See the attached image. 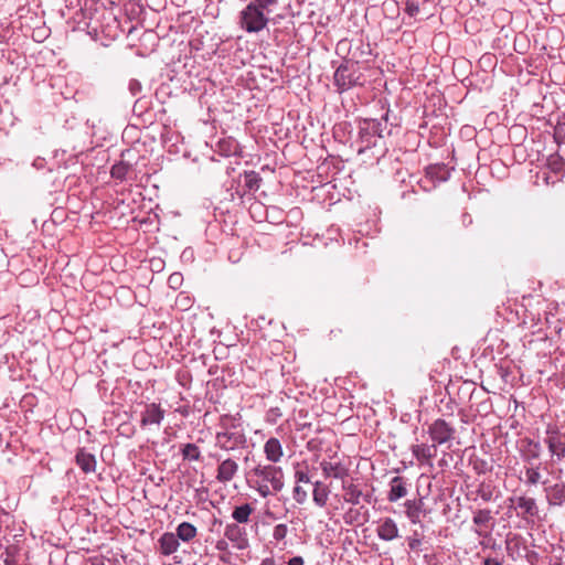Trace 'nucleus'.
I'll return each instance as SVG.
<instances>
[{
  "label": "nucleus",
  "instance_id": "f257e3e1",
  "mask_svg": "<svg viewBox=\"0 0 565 565\" xmlns=\"http://www.w3.org/2000/svg\"><path fill=\"white\" fill-rule=\"evenodd\" d=\"M248 483L263 498L278 493L285 486L282 469L273 465H257L250 471Z\"/></svg>",
  "mask_w": 565,
  "mask_h": 565
},
{
  "label": "nucleus",
  "instance_id": "f03ea898",
  "mask_svg": "<svg viewBox=\"0 0 565 565\" xmlns=\"http://www.w3.org/2000/svg\"><path fill=\"white\" fill-rule=\"evenodd\" d=\"M267 13L258 10L255 6L248 4L241 12V26L248 33H256L262 31L268 22Z\"/></svg>",
  "mask_w": 565,
  "mask_h": 565
},
{
  "label": "nucleus",
  "instance_id": "7ed1b4c3",
  "mask_svg": "<svg viewBox=\"0 0 565 565\" xmlns=\"http://www.w3.org/2000/svg\"><path fill=\"white\" fill-rule=\"evenodd\" d=\"M245 443V436L241 429L234 427L233 433L222 431L216 434V445L221 449L232 450Z\"/></svg>",
  "mask_w": 565,
  "mask_h": 565
},
{
  "label": "nucleus",
  "instance_id": "20e7f679",
  "mask_svg": "<svg viewBox=\"0 0 565 565\" xmlns=\"http://www.w3.org/2000/svg\"><path fill=\"white\" fill-rule=\"evenodd\" d=\"M455 428L451 427L446 420L437 419L429 427V435L431 439L438 444H445L452 439Z\"/></svg>",
  "mask_w": 565,
  "mask_h": 565
},
{
  "label": "nucleus",
  "instance_id": "39448f33",
  "mask_svg": "<svg viewBox=\"0 0 565 565\" xmlns=\"http://www.w3.org/2000/svg\"><path fill=\"white\" fill-rule=\"evenodd\" d=\"M164 409L156 403L146 405L145 411L141 414V426L146 427L153 424L160 425L164 418Z\"/></svg>",
  "mask_w": 565,
  "mask_h": 565
},
{
  "label": "nucleus",
  "instance_id": "423d86ee",
  "mask_svg": "<svg viewBox=\"0 0 565 565\" xmlns=\"http://www.w3.org/2000/svg\"><path fill=\"white\" fill-rule=\"evenodd\" d=\"M237 471L238 463L235 460L231 458L224 459L220 461L217 467L216 480L222 483H227L233 480Z\"/></svg>",
  "mask_w": 565,
  "mask_h": 565
},
{
  "label": "nucleus",
  "instance_id": "0eeeda50",
  "mask_svg": "<svg viewBox=\"0 0 565 565\" xmlns=\"http://www.w3.org/2000/svg\"><path fill=\"white\" fill-rule=\"evenodd\" d=\"M358 77H354L349 65H340L334 73V84L340 90H347L355 85Z\"/></svg>",
  "mask_w": 565,
  "mask_h": 565
},
{
  "label": "nucleus",
  "instance_id": "6e6552de",
  "mask_svg": "<svg viewBox=\"0 0 565 565\" xmlns=\"http://www.w3.org/2000/svg\"><path fill=\"white\" fill-rule=\"evenodd\" d=\"M376 533L381 540L392 541L398 537V527L394 520L386 518L380 522Z\"/></svg>",
  "mask_w": 565,
  "mask_h": 565
},
{
  "label": "nucleus",
  "instance_id": "1a4fd4ad",
  "mask_svg": "<svg viewBox=\"0 0 565 565\" xmlns=\"http://www.w3.org/2000/svg\"><path fill=\"white\" fill-rule=\"evenodd\" d=\"M546 444L548 446V450L553 456H556L558 459L563 458L565 455V436L559 433H551L546 438Z\"/></svg>",
  "mask_w": 565,
  "mask_h": 565
},
{
  "label": "nucleus",
  "instance_id": "9d476101",
  "mask_svg": "<svg viewBox=\"0 0 565 565\" xmlns=\"http://www.w3.org/2000/svg\"><path fill=\"white\" fill-rule=\"evenodd\" d=\"M160 553L162 555H171L178 551L180 543L174 533L166 532L159 539Z\"/></svg>",
  "mask_w": 565,
  "mask_h": 565
},
{
  "label": "nucleus",
  "instance_id": "9b49d317",
  "mask_svg": "<svg viewBox=\"0 0 565 565\" xmlns=\"http://www.w3.org/2000/svg\"><path fill=\"white\" fill-rule=\"evenodd\" d=\"M264 451H265L267 460H269L271 462H278L284 455V450H282V446H281L280 441L274 437L269 438L265 443Z\"/></svg>",
  "mask_w": 565,
  "mask_h": 565
},
{
  "label": "nucleus",
  "instance_id": "f8f14e48",
  "mask_svg": "<svg viewBox=\"0 0 565 565\" xmlns=\"http://www.w3.org/2000/svg\"><path fill=\"white\" fill-rule=\"evenodd\" d=\"M391 489L387 495L388 501L395 502L407 494L405 481L402 477H394L391 480Z\"/></svg>",
  "mask_w": 565,
  "mask_h": 565
},
{
  "label": "nucleus",
  "instance_id": "ddd939ff",
  "mask_svg": "<svg viewBox=\"0 0 565 565\" xmlns=\"http://www.w3.org/2000/svg\"><path fill=\"white\" fill-rule=\"evenodd\" d=\"M518 508L522 510V518L526 519L529 516L533 518L537 515L539 508L533 498L529 497H519L516 499Z\"/></svg>",
  "mask_w": 565,
  "mask_h": 565
},
{
  "label": "nucleus",
  "instance_id": "4468645a",
  "mask_svg": "<svg viewBox=\"0 0 565 565\" xmlns=\"http://www.w3.org/2000/svg\"><path fill=\"white\" fill-rule=\"evenodd\" d=\"M76 462L85 473L94 472L96 469L95 456L86 452L84 449L77 452Z\"/></svg>",
  "mask_w": 565,
  "mask_h": 565
},
{
  "label": "nucleus",
  "instance_id": "2eb2a0df",
  "mask_svg": "<svg viewBox=\"0 0 565 565\" xmlns=\"http://www.w3.org/2000/svg\"><path fill=\"white\" fill-rule=\"evenodd\" d=\"M412 450H413V454L416 457V459L419 461H428L436 455V446L435 445H431V446H428L425 444L414 445Z\"/></svg>",
  "mask_w": 565,
  "mask_h": 565
},
{
  "label": "nucleus",
  "instance_id": "dca6fc26",
  "mask_svg": "<svg viewBox=\"0 0 565 565\" xmlns=\"http://www.w3.org/2000/svg\"><path fill=\"white\" fill-rule=\"evenodd\" d=\"M196 527L189 523V522H182L177 527L175 536L178 540H182L183 542H190L196 536Z\"/></svg>",
  "mask_w": 565,
  "mask_h": 565
},
{
  "label": "nucleus",
  "instance_id": "f3484780",
  "mask_svg": "<svg viewBox=\"0 0 565 565\" xmlns=\"http://www.w3.org/2000/svg\"><path fill=\"white\" fill-rule=\"evenodd\" d=\"M321 469L326 477L343 478L347 470L340 465L331 461H322Z\"/></svg>",
  "mask_w": 565,
  "mask_h": 565
},
{
  "label": "nucleus",
  "instance_id": "a211bd4d",
  "mask_svg": "<svg viewBox=\"0 0 565 565\" xmlns=\"http://www.w3.org/2000/svg\"><path fill=\"white\" fill-rule=\"evenodd\" d=\"M547 169L556 177L561 178L564 173L565 162L558 153H553L547 158Z\"/></svg>",
  "mask_w": 565,
  "mask_h": 565
},
{
  "label": "nucleus",
  "instance_id": "6ab92c4d",
  "mask_svg": "<svg viewBox=\"0 0 565 565\" xmlns=\"http://www.w3.org/2000/svg\"><path fill=\"white\" fill-rule=\"evenodd\" d=\"M253 513V508L250 504L245 503L239 507H236L232 513V518L237 523H247L249 521L250 514Z\"/></svg>",
  "mask_w": 565,
  "mask_h": 565
},
{
  "label": "nucleus",
  "instance_id": "aec40b11",
  "mask_svg": "<svg viewBox=\"0 0 565 565\" xmlns=\"http://www.w3.org/2000/svg\"><path fill=\"white\" fill-rule=\"evenodd\" d=\"M423 501H407L406 508H407V516L411 519L413 523H416L419 520V512L422 510Z\"/></svg>",
  "mask_w": 565,
  "mask_h": 565
},
{
  "label": "nucleus",
  "instance_id": "412c9836",
  "mask_svg": "<svg viewBox=\"0 0 565 565\" xmlns=\"http://www.w3.org/2000/svg\"><path fill=\"white\" fill-rule=\"evenodd\" d=\"M343 489L345 490L344 500L352 504H358L360 502V497L362 492L358 489L356 486L350 483L348 486L343 484Z\"/></svg>",
  "mask_w": 565,
  "mask_h": 565
},
{
  "label": "nucleus",
  "instance_id": "4be33fe9",
  "mask_svg": "<svg viewBox=\"0 0 565 565\" xmlns=\"http://www.w3.org/2000/svg\"><path fill=\"white\" fill-rule=\"evenodd\" d=\"M182 456L184 459L196 461L201 457V451L195 444H186L182 448Z\"/></svg>",
  "mask_w": 565,
  "mask_h": 565
},
{
  "label": "nucleus",
  "instance_id": "5701e85b",
  "mask_svg": "<svg viewBox=\"0 0 565 565\" xmlns=\"http://www.w3.org/2000/svg\"><path fill=\"white\" fill-rule=\"evenodd\" d=\"M328 497H329L328 488L313 489L312 499H313V502L318 507L323 508L327 504Z\"/></svg>",
  "mask_w": 565,
  "mask_h": 565
},
{
  "label": "nucleus",
  "instance_id": "b1692460",
  "mask_svg": "<svg viewBox=\"0 0 565 565\" xmlns=\"http://www.w3.org/2000/svg\"><path fill=\"white\" fill-rule=\"evenodd\" d=\"M491 520L489 510H478L473 515V523L478 526L486 525Z\"/></svg>",
  "mask_w": 565,
  "mask_h": 565
},
{
  "label": "nucleus",
  "instance_id": "393cba45",
  "mask_svg": "<svg viewBox=\"0 0 565 565\" xmlns=\"http://www.w3.org/2000/svg\"><path fill=\"white\" fill-rule=\"evenodd\" d=\"M292 497L297 503L302 504L307 501L308 494H307V491L302 487L297 484L294 488Z\"/></svg>",
  "mask_w": 565,
  "mask_h": 565
},
{
  "label": "nucleus",
  "instance_id": "a878e982",
  "mask_svg": "<svg viewBox=\"0 0 565 565\" xmlns=\"http://www.w3.org/2000/svg\"><path fill=\"white\" fill-rule=\"evenodd\" d=\"M225 536L231 541H236L241 536V529L236 524H227L225 527Z\"/></svg>",
  "mask_w": 565,
  "mask_h": 565
},
{
  "label": "nucleus",
  "instance_id": "bb28decb",
  "mask_svg": "<svg viewBox=\"0 0 565 565\" xmlns=\"http://www.w3.org/2000/svg\"><path fill=\"white\" fill-rule=\"evenodd\" d=\"M526 482L530 484H536L541 479V473L536 468H527L525 471Z\"/></svg>",
  "mask_w": 565,
  "mask_h": 565
},
{
  "label": "nucleus",
  "instance_id": "cd10ccee",
  "mask_svg": "<svg viewBox=\"0 0 565 565\" xmlns=\"http://www.w3.org/2000/svg\"><path fill=\"white\" fill-rule=\"evenodd\" d=\"M288 533V527L286 524H278L274 527L273 537L276 541H282Z\"/></svg>",
  "mask_w": 565,
  "mask_h": 565
},
{
  "label": "nucleus",
  "instance_id": "c85d7f7f",
  "mask_svg": "<svg viewBox=\"0 0 565 565\" xmlns=\"http://www.w3.org/2000/svg\"><path fill=\"white\" fill-rule=\"evenodd\" d=\"M127 170H128L127 167L122 163L115 164L111 168V177H114L116 179H124L127 173Z\"/></svg>",
  "mask_w": 565,
  "mask_h": 565
},
{
  "label": "nucleus",
  "instance_id": "c756f323",
  "mask_svg": "<svg viewBox=\"0 0 565 565\" xmlns=\"http://www.w3.org/2000/svg\"><path fill=\"white\" fill-rule=\"evenodd\" d=\"M276 0H255L254 2H250L249 4L255 6L258 10H263L264 12H267V7L275 3Z\"/></svg>",
  "mask_w": 565,
  "mask_h": 565
},
{
  "label": "nucleus",
  "instance_id": "7c9ffc66",
  "mask_svg": "<svg viewBox=\"0 0 565 565\" xmlns=\"http://www.w3.org/2000/svg\"><path fill=\"white\" fill-rule=\"evenodd\" d=\"M295 479H296L297 483H300V482L309 483L310 482L309 475L306 471H303V470H297L295 472Z\"/></svg>",
  "mask_w": 565,
  "mask_h": 565
},
{
  "label": "nucleus",
  "instance_id": "2f4dec72",
  "mask_svg": "<svg viewBox=\"0 0 565 565\" xmlns=\"http://www.w3.org/2000/svg\"><path fill=\"white\" fill-rule=\"evenodd\" d=\"M181 279H182V277H181V275H180V274H177V273H175V274H172V275H170V277H169V284H170L172 287H177V286H179V285H180Z\"/></svg>",
  "mask_w": 565,
  "mask_h": 565
},
{
  "label": "nucleus",
  "instance_id": "473e14b6",
  "mask_svg": "<svg viewBox=\"0 0 565 565\" xmlns=\"http://www.w3.org/2000/svg\"><path fill=\"white\" fill-rule=\"evenodd\" d=\"M555 499L562 500L565 497V486H556L554 488Z\"/></svg>",
  "mask_w": 565,
  "mask_h": 565
},
{
  "label": "nucleus",
  "instance_id": "72a5a7b5",
  "mask_svg": "<svg viewBox=\"0 0 565 565\" xmlns=\"http://www.w3.org/2000/svg\"><path fill=\"white\" fill-rule=\"evenodd\" d=\"M303 558L301 556H295L289 559L288 565H303Z\"/></svg>",
  "mask_w": 565,
  "mask_h": 565
},
{
  "label": "nucleus",
  "instance_id": "f704fd0d",
  "mask_svg": "<svg viewBox=\"0 0 565 565\" xmlns=\"http://www.w3.org/2000/svg\"><path fill=\"white\" fill-rule=\"evenodd\" d=\"M543 179H544V182H545L547 185H548V184H554L555 182H557V181H559V180H561V178H558V177L554 180V179H552L550 175H547L546 173H544Z\"/></svg>",
  "mask_w": 565,
  "mask_h": 565
},
{
  "label": "nucleus",
  "instance_id": "c9c22d12",
  "mask_svg": "<svg viewBox=\"0 0 565 565\" xmlns=\"http://www.w3.org/2000/svg\"><path fill=\"white\" fill-rule=\"evenodd\" d=\"M257 182H258V180L255 177H252L247 180V185L249 189H253L255 186L257 188L258 186Z\"/></svg>",
  "mask_w": 565,
  "mask_h": 565
},
{
  "label": "nucleus",
  "instance_id": "e433bc0d",
  "mask_svg": "<svg viewBox=\"0 0 565 565\" xmlns=\"http://www.w3.org/2000/svg\"><path fill=\"white\" fill-rule=\"evenodd\" d=\"M483 565H501V562L494 558H486Z\"/></svg>",
  "mask_w": 565,
  "mask_h": 565
},
{
  "label": "nucleus",
  "instance_id": "4c0bfd02",
  "mask_svg": "<svg viewBox=\"0 0 565 565\" xmlns=\"http://www.w3.org/2000/svg\"><path fill=\"white\" fill-rule=\"evenodd\" d=\"M481 498L484 501H489L491 499V493L490 492L489 493L482 492Z\"/></svg>",
  "mask_w": 565,
  "mask_h": 565
},
{
  "label": "nucleus",
  "instance_id": "58836bf2",
  "mask_svg": "<svg viewBox=\"0 0 565 565\" xmlns=\"http://www.w3.org/2000/svg\"><path fill=\"white\" fill-rule=\"evenodd\" d=\"M321 488H328L327 486H324L322 482L320 481H317L315 482V489H321Z\"/></svg>",
  "mask_w": 565,
  "mask_h": 565
},
{
  "label": "nucleus",
  "instance_id": "ea45409f",
  "mask_svg": "<svg viewBox=\"0 0 565 565\" xmlns=\"http://www.w3.org/2000/svg\"><path fill=\"white\" fill-rule=\"evenodd\" d=\"M476 533L479 535V536H487L488 534L483 533L481 530H476Z\"/></svg>",
  "mask_w": 565,
  "mask_h": 565
},
{
  "label": "nucleus",
  "instance_id": "a19ab883",
  "mask_svg": "<svg viewBox=\"0 0 565 565\" xmlns=\"http://www.w3.org/2000/svg\"><path fill=\"white\" fill-rule=\"evenodd\" d=\"M415 545H416V542H415V541H414V542H412V543H409V546H411L412 548H414V547H415Z\"/></svg>",
  "mask_w": 565,
  "mask_h": 565
}]
</instances>
